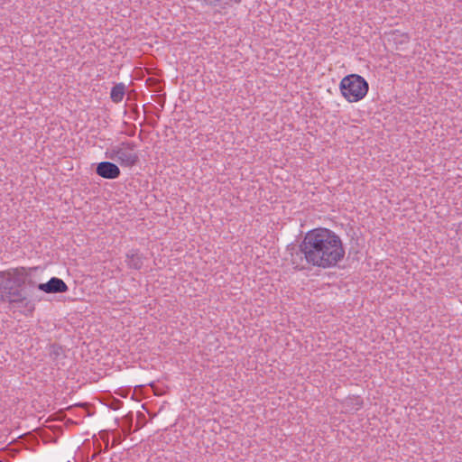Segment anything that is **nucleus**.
Wrapping results in <instances>:
<instances>
[{
  "label": "nucleus",
  "instance_id": "1",
  "mask_svg": "<svg viewBox=\"0 0 462 462\" xmlns=\"http://www.w3.org/2000/svg\"><path fill=\"white\" fill-rule=\"evenodd\" d=\"M288 250L291 263L299 270L310 265L323 269L336 266L345 256L340 237L328 228H315L306 233L299 245H291Z\"/></svg>",
  "mask_w": 462,
  "mask_h": 462
},
{
  "label": "nucleus",
  "instance_id": "2",
  "mask_svg": "<svg viewBox=\"0 0 462 462\" xmlns=\"http://www.w3.org/2000/svg\"><path fill=\"white\" fill-rule=\"evenodd\" d=\"M14 268L0 272V301L12 307H23V314L32 315L35 304L27 299L23 282Z\"/></svg>",
  "mask_w": 462,
  "mask_h": 462
},
{
  "label": "nucleus",
  "instance_id": "3",
  "mask_svg": "<svg viewBox=\"0 0 462 462\" xmlns=\"http://www.w3.org/2000/svg\"><path fill=\"white\" fill-rule=\"evenodd\" d=\"M342 96L348 102H358L363 99L369 89L368 82L360 75L349 74L344 77L339 84Z\"/></svg>",
  "mask_w": 462,
  "mask_h": 462
},
{
  "label": "nucleus",
  "instance_id": "4",
  "mask_svg": "<svg viewBox=\"0 0 462 462\" xmlns=\"http://www.w3.org/2000/svg\"><path fill=\"white\" fill-rule=\"evenodd\" d=\"M121 152L117 162L123 167H133L139 162V156L135 152H132L136 148L133 142H123L121 143Z\"/></svg>",
  "mask_w": 462,
  "mask_h": 462
},
{
  "label": "nucleus",
  "instance_id": "5",
  "mask_svg": "<svg viewBox=\"0 0 462 462\" xmlns=\"http://www.w3.org/2000/svg\"><path fill=\"white\" fill-rule=\"evenodd\" d=\"M16 273H19L21 280L23 282V287L28 286L30 288H38V285L42 283L40 277L36 273L40 270V267H17L14 268Z\"/></svg>",
  "mask_w": 462,
  "mask_h": 462
},
{
  "label": "nucleus",
  "instance_id": "6",
  "mask_svg": "<svg viewBox=\"0 0 462 462\" xmlns=\"http://www.w3.org/2000/svg\"><path fill=\"white\" fill-rule=\"evenodd\" d=\"M96 173L107 180H114L120 176L119 167L111 162H101L96 167Z\"/></svg>",
  "mask_w": 462,
  "mask_h": 462
},
{
  "label": "nucleus",
  "instance_id": "7",
  "mask_svg": "<svg viewBox=\"0 0 462 462\" xmlns=\"http://www.w3.org/2000/svg\"><path fill=\"white\" fill-rule=\"evenodd\" d=\"M38 289L45 293H62L68 291L69 287L63 280L52 277L47 282L40 283Z\"/></svg>",
  "mask_w": 462,
  "mask_h": 462
},
{
  "label": "nucleus",
  "instance_id": "8",
  "mask_svg": "<svg viewBox=\"0 0 462 462\" xmlns=\"http://www.w3.org/2000/svg\"><path fill=\"white\" fill-rule=\"evenodd\" d=\"M126 263L129 268L140 270L143 266V257L138 250L132 249L126 254Z\"/></svg>",
  "mask_w": 462,
  "mask_h": 462
},
{
  "label": "nucleus",
  "instance_id": "9",
  "mask_svg": "<svg viewBox=\"0 0 462 462\" xmlns=\"http://www.w3.org/2000/svg\"><path fill=\"white\" fill-rule=\"evenodd\" d=\"M125 87L123 83H118V84L115 85L112 88L111 93H110V97H111L112 101L115 103L121 102L125 96Z\"/></svg>",
  "mask_w": 462,
  "mask_h": 462
},
{
  "label": "nucleus",
  "instance_id": "10",
  "mask_svg": "<svg viewBox=\"0 0 462 462\" xmlns=\"http://www.w3.org/2000/svg\"><path fill=\"white\" fill-rule=\"evenodd\" d=\"M63 355V348L62 346L53 344L50 346V356L53 360H56L59 356Z\"/></svg>",
  "mask_w": 462,
  "mask_h": 462
},
{
  "label": "nucleus",
  "instance_id": "11",
  "mask_svg": "<svg viewBox=\"0 0 462 462\" xmlns=\"http://www.w3.org/2000/svg\"><path fill=\"white\" fill-rule=\"evenodd\" d=\"M122 146H113L109 151L106 152V157L117 162L119 152H121Z\"/></svg>",
  "mask_w": 462,
  "mask_h": 462
},
{
  "label": "nucleus",
  "instance_id": "12",
  "mask_svg": "<svg viewBox=\"0 0 462 462\" xmlns=\"http://www.w3.org/2000/svg\"><path fill=\"white\" fill-rule=\"evenodd\" d=\"M403 39L400 42L401 43L402 42H408L409 41V37L406 35V34H402L401 35Z\"/></svg>",
  "mask_w": 462,
  "mask_h": 462
}]
</instances>
